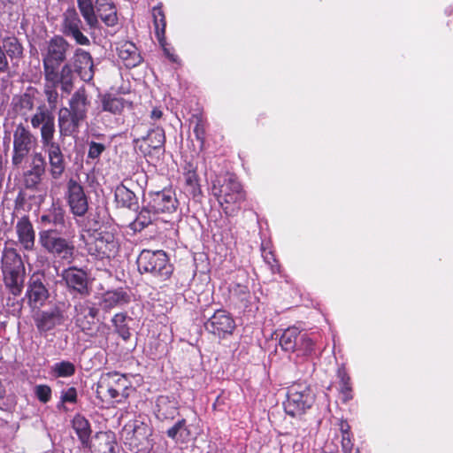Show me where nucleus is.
Returning <instances> with one entry per match:
<instances>
[{"mask_svg":"<svg viewBox=\"0 0 453 453\" xmlns=\"http://www.w3.org/2000/svg\"><path fill=\"white\" fill-rule=\"evenodd\" d=\"M50 372L54 377H71L75 373V365L70 361H61L55 363L50 367Z\"/></svg>","mask_w":453,"mask_h":453,"instance_id":"obj_40","label":"nucleus"},{"mask_svg":"<svg viewBox=\"0 0 453 453\" xmlns=\"http://www.w3.org/2000/svg\"><path fill=\"white\" fill-rule=\"evenodd\" d=\"M85 119L67 109L62 107L58 111V124L60 136H71L79 132L81 124Z\"/></svg>","mask_w":453,"mask_h":453,"instance_id":"obj_20","label":"nucleus"},{"mask_svg":"<svg viewBox=\"0 0 453 453\" xmlns=\"http://www.w3.org/2000/svg\"><path fill=\"white\" fill-rule=\"evenodd\" d=\"M166 434L177 443L187 442L191 437L190 430L187 426L185 419L177 421L166 431Z\"/></svg>","mask_w":453,"mask_h":453,"instance_id":"obj_31","label":"nucleus"},{"mask_svg":"<svg viewBox=\"0 0 453 453\" xmlns=\"http://www.w3.org/2000/svg\"><path fill=\"white\" fill-rule=\"evenodd\" d=\"M340 430L342 432V438L344 435H350L349 434V426L348 425V423L342 421L341 425H340Z\"/></svg>","mask_w":453,"mask_h":453,"instance_id":"obj_56","label":"nucleus"},{"mask_svg":"<svg viewBox=\"0 0 453 453\" xmlns=\"http://www.w3.org/2000/svg\"><path fill=\"white\" fill-rule=\"evenodd\" d=\"M119 59L127 68L137 66L142 62V57L136 46L131 42H124L117 48Z\"/></svg>","mask_w":453,"mask_h":453,"instance_id":"obj_26","label":"nucleus"},{"mask_svg":"<svg viewBox=\"0 0 453 453\" xmlns=\"http://www.w3.org/2000/svg\"><path fill=\"white\" fill-rule=\"evenodd\" d=\"M71 44L61 35H55L41 49L43 73L62 74L61 65L66 61Z\"/></svg>","mask_w":453,"mask_h":453,"instance_id":"obj_4","label":"nucleus"},{"mask_svg":"<svg viewBox=\"0 0 453 453\" xmlns=\"http://www.w3.org/2000/svg\"><path fill=\"white\" fill-rule=\"evenodd\" d=\"M35 322L39 332H48L64 322L63 311L58 306L38 311L35 315Z\"/></svg>","mask_w":453,"mask_h":453,"instance_id":"obj_19","label":"nucleus"},{"mask_svg":"<svg viewBox=\"0 0 453 453\" xmlns=\"http://www.w3.org/2000/svg\"><path fill=\"white\" fill-rule=\"evenodd\" d=\"M6 54L11 58H20L22 56L23 49L17 38L9 37L4 41L3 45Z\"/></svg>","mask_w":453,"mask_h":453,"instance_id":"obj_42","label":"nucleus"},{"mask_svg":"<svg viewBox=\"0 0 453 453\" xmlns=\"http://www.w3.org/2000/svg\"><path fill=\"white\" fill-rule=\"evenodd\" d=\"M204 327L210 334L219 338H226L233 334L235 322L226 311L218 310L204 323Z\"/></svg>","mask_w":453,"mask_h":453,"instance_id":"obj_15","label":"nucleus"},{"mask_svg":"<svg viewBox=\"0 0 453 453\" xmlns=\"http://www.w3.org/2000/svg\"><path fill=\"white\" fill-rule=\"evenodd\" d=\"M40 245L54 257L71 262L74 246L72 242L61 237L55 229H44L39 232Z\"/></svg>","mask_w":453,"mask_h":453,"instance_id":"obj_10","label":"nucleus"},{"mask_svg":"<svg viewBox=\"0 0 453 453\" xmlns=\"http://www.w3.org/2000/svg\"><path fill=\"white\" fill-rule=\"evenodd\" d=\"M211 194L217 198L227 218L237 215V204L245 199L240 182L235 175L229 173L215 176L211 180Z\"/></svg>","mask_w":453,"mask_h":453,"instance_id":"obj_2","label":"nucleus"},{"mask_svg":"<svg viewBox=\"0 0 453 453\" xmlns=\"http://www.w3.org/2000/svg\"><path fill=\"white\" fill-rule=\"evenodd\" d=\"M128 296L122 290L108 291L104 295L103 306L104 309H111L115 306L127 303Z\"/></svg>","mask_w":453,"mask_h":453,"instance_id":"obj_36","label":"nucleus"},{"mask_svg":"<svg viewBox=\"0 0 453 453\" xmlns=\"http://www.w3.org/2000/svg\"><path fill=\"white\" fill-rule=\"evenodd\" d=\"M46 172H24L22 175L23 184L26 188L38 191Z\"/></svg>","mask_w":453,"mask_h":453,"instance_id":"obj_39","label":"nucleus"},{"mask_svg":"<svg viewBox=\"0 0 453 453\" xmlns=\"http://www.w3.org/2000/svg\"><path fill=\"white\" fill-rule=\"evenodd\" d=\"M137 266L141 273H150L163 280L173 273L172 265L163 250H143L137 257Z\"/></svg>","mask_w":453,"mask_h":453,"instance_id":"obj_7","label":"nucleus"},{"mask_svg":"<svg viewBox=\"0 0 453 453\" xmlns=\"http://www.w3.org/2000/svg\"><path fill=\"white\" fill-rule=\"evenodd\" d=\"M61 404L65 403H75L77 402V390L75 388L71 387L67 389L62 390L60 393Z\"/></svg>","mask_w":453,"mask_h":453,"instance_id":"obj_51","label":"nucleus"},{"mask_svg":"<svg viewBox=\"0 0 453 453\" xmlns=\"http://www.w3.org/2000/svg\"><path fill=\"white\" fill-rule=\"evenodd\" d=\"M186 181L191 187H196L197 185L196 175L193 172H189L186 177Z\"/></svg>","mask_w":453,"mask_h":453,"instance_id":"obj_55","label":"nucleus"},{"mask_svg":"<svg viewBox=\"0 0 453 453\" xmlns=\"http://www.w3.org/2000/svg\"><path fill=\"white\" fill-rule=\"evenodd\" d=\"M75 310H76V312H77V319H76V321L77 323H80L81 321V319H80V316L83 315V317L85 319H90L92 320H94V319L96 318V316L97 315V309L92 307V306H89L88 304H79V305H76L75 306Z\"/></svg>","mask_w":453,"mask_h":453,"instance_id":"obj_47","label":"nucleus"},{"mask_svg":"<svg viewBox=\"0 0 453 453\" xmlns=\"http://www.w3.org/2000/svg\"><path fill=\"white\" fill-rule=\"evenodd\" d=\"M95 12L96 19L107 27L118 24L117 7L113 0H95Z\"/></svg>","mask_w":453,"mask_h":453,"instance_id":"obj_21","label":"nucleus"},{"mask_svg":"<svg viewBox=\"0 0 453 453\" xmlns=\"http://www.w3.org/2000/svg\"><path fill=\"white\" fill-rule=\"evenodd\" d=\"M105 150V146L103 143L91 142L88 144V157L91 159H97L101 154Z\"/></svg>","mask_w":453,"mask_h":453,"instance_id":"obj_50","label":"nucleus"},{"mask_svg":"<svg viewBox=\"0 0 453 453\" xmlns=\"http://www.w3.org/2000/svg\"><path fill=\"white\" fill-rule=\"evenodd\" d=\"M153 23L156 37L161 46L165 43V33L166 21L161 5H157L152 9Z\"/></svg>","mask_w":453,"mask_h":453,"instance_id":"obj_33","label":"nucleus"},{"mask_svg":"<svg viewBox=\"0 0 453 453\" xmlns=\"http://www.w3.org/2000/svg\"><path fill=\"white\" fill-rule=\"evenodd\" d=\"M61 277L70 290L74 291L81 296H86L88 294V275L83 270L76 267H70L62 272Z\"/></svg>","mask_w":453,"mask_h":453,"instance_id":"obj_18","label":"nucleus"},{"mask_svg":"<svg viewBox=\"0 0 453 453\" xmlns=\"http://www.w3.org/2000/svg\"><path fill=\"white\" fill-rule=\"evenodd\" d=\"M155 412L159 420L173 419L178 414V403L174 397L160 395L157 400Z\"/></svg>","mask_w":453,"mask_h":453,"instance_id":"obj_25","label":"nucleus"},{"mask_svg":"<svg viewBox=\"0 0 453 453\" xmlns=\"http://www.w3.org/2000/svg\"><path fill=\"white\" fill-rule=\"evenodd\" d=\"M68 64L71 65V68H74V71L84 81H89L93 79L94 64L92 57L88 51L77 48ZM72 70L73 71V69Z\"/></svg>","mask_w":453,"mask_h":453,"instance_id":"obj_17","label":"nucleus"},{"mask_svg":"<svg viewBox=\"0 0 453 453\" xmlns=\"http://www.w3.org/2000/svg\"><path fill=\"white\" fill-rule=\"evenodd\" d=\"M163 48L165 55L169 58L171 62L176 63L178 62V57L173 53L170 49L166 47V42L165 41L164 46H161Z\"/></svg>","mask_w":453,"mask_h":453,"instance_id":"obj_54","label":"nucleus"},{"mask_svg":"<svg viewBox=\"0 0 453 453\" xmlns=\"http://www.w3.org/2000/svg\"><path fill=\"white\" fill-rule=\"evenodd\" d=\"M163 115V112L160 109L158 108H155L151 111V113H150V118L152 119H159Z\"/></svg>","mask_w":453,"mask_h":453,"instance_id":"obj_57","label":"nucleus"},{"mask_svg":"<svg viewBox=\"0 0 453 453\" xmlns=\"http://www.w3.org/2000/svg\"><path fill=\"white\" fill-rule=\"evenodd\" d=\"M98 389L100 393L105 391L111 399L120 403L128 397L131 382L126 375L108 372L101 377Z\"/></svg>","mask_w":453,"mask_h":453,"instance_id":"obj_11","label":"nucleus"},{"mask_svg":"<svg viewBox=\"0 0 453 453\" xmlns=\"http://www.w3.org/2000/svg\"><path fill=\"white\" fill-rule=\"evenodd\" d=\"M126 101L121 97L105 95L102 98V106L104 111L112 114H120L125 108Z\"/></svg>","mask_w":453,"mask_h":453,"instance_id":"obj_37","label":"nucleus"},{"mask_svg":"<svg viewBox=\"0 0 453 453\" xmlns=\"http://www.w3.org/2000/svg\"><path fill=\"white\" fill-rule=\"evenodd\" d=\"M147 426L142 421L135 420L132 424H128L125 426L124 431L129 434L133 433V436L135 441H140L144 438L147 434Z\"/></svg>","mask_w":453,"mask_h":453,"instance_id":"obj_44","label":"nucleus"},{"mask_svg":"<svg viewBox=\"0 0 453 453\" xmlns=\"http://www.w3.org/2000/svg\"><path fill=\"white\" fill-rule=\"evenodd\" d=\"M314 343L312 340L305 334L299 335L298 344L296 351H299L300 354L307 356L313 351Z\"/></svg>","mask_w":453,"mask_h":453,"instance_id":"obj_46","label":"nucleus"},{"mask_svg":"<svg viewBox=\"0 0 453 453\" xmlns=\"http://www.w3.org/2000/svg\"><path fill=\"white\" fill-rule=\"evenodd\" d=\"M43 74L45 81L43 91L46 100L50 107L54 109L59 99L58 87L60 86L62 93L70 94L73 89L74 74L70 64H65L62 66V74H55L54 76H50L48 73Z\"/></svg>","mask_w":453,"mask_h":453,"instance_id":"obj_9","label":"nucleus"},{"mask_svg":"<svg viewBox=\"0 0 453 453\" xmlns=\"http://www.w3.org/2000/svg\"><path fill=\"white\" fill-rule=\"evenodd\" d=\"M12 164L20 167L37 147V137L23 123L17 124L12 134Z\"/></svg>","mask_w":453,"mask_h":453,"instance_id":"obj_6","label":"nucleus"},{"mask_svg":"<svg viewBox=\"0 0 453 453\" xmlns=\"http://www.w3.org/2000/svg\"><path fill=\"white\" fill-rule=\"evenodd\" d=\"M143 206L138 213L135 219L130 224V227L134 231H142L144 227L148 226L151 224L156 219L157 215L152 211L151 208H149V204L147 203H143Z\"/></svg>","mask_w":453,"mask_h":453,"instance_id":"obj_28","label":"nucleus"},{"mask_svg":"<svg viewBox=\"0 0 453 453\" xmlns=\"http://www.w3.org/2000/svg\"><path fill=\"white\" fill-rule=\"evenodd\" d=\"M233 293L240 299L241 302L244 303L245 305L250 302L251 295L246 285L236 284L233 289Z\"/></svg>","mask_w":453,"mask_h":453,"instance_id":"obj_49","label":"nucleus"},{"mask_svg":"<svg viewBox=\"0 0 453 453\" xmlns=\"http://www.w3.org/2000/svg\"><path fill=\"white\" fill-rule=\"evenodd\" d=\"M136 142H140L137 139ZM140 150L144 154H150L151 150L162 149L165 142V135L163 128L157 127L149 131L148 134L141 139Z\"/></svg>","mask_w":453,"mask_h":453,"instance_id":"obj_22","label":"nucleus"},{"mask_svg":"<svg viewBox=\"0 0 453 453\" xmlns=\"http://www.w3.org/2000/svg\"><path fill=\"white\" fill-rule=\"evenodd\" d=\"M34 392L37 399L42 403H48L51 398V388L48 385H36Z\"/></svg>","mask_w":453,"mask_h":453,"instance_id":"obj_48","label":"nucleus"},{"mask_svg":"<svg viewBox=\"0 0 453 453\" xmlns=\"http://www.w3.org/2000/svg\"><path fill=\"white\" fill-rule=\"evenodd\" d=\"M40 222L44 227L50 225L56 227L64 226L65 211L59 206H54L47 213L41 216Z\"/></svg>","mask_w":453,"mask_h":453,"instance_id":"obj_34","label":"nucleus"},{"mask_svg":"<svg viewBox=\"0 0 453 453\" xmlns=\"http://www.w3.org/2000/svg\"><path fill=\"white\" fill-rule=\"evenodd\" d=\"M86 250L97 259L114 257L119 250V242L112 229H100L83 236Z\"/></svg>","mask_w":453,"mask_h":453,"instance_id":"obj_5","label":"nucleus"},{"mask_svg":"<svg viewBox=\"0 0 453 453\" xmlns=\"http://www.w3.org/2000/svg\"><path fill=\"white\" fill-rule=\"evenodd\" d=\"M33 128H40L41 143L47 156L50 174L58 180L65 171L66 164L60 144L54 139L56 133L55 117L45 106L37 108L30 119Z\"/></svg>","mask_w":453,"mask_h":453,"instance_id":"obj_1","label":"nucleus"},{"mask_svg":"<svg viewBox=\"0 0 453 453\" xmlns=\"http://www.w3.org/2000/svg\"><path fill=\"white\" fill-rule=\"evenodd\" d=\"M82 21L74 8H68L63 14L61 24L62 33L73 38L77 44L89 45V39L81 32Z\"/></svg>","mask_w":453,"mask_h":453,"instance_id":"obj_14","label":"nucleus"},{"mask_svg":"<svg viewBox=\"0 0 453 453\" xmlns=\"http://www.w3.org/2000/svg\"><path fill=\"white\" fill-rule=\"evenodd\" d=\"M300 331L297 327H288L283 331L280 337V346L284 351L294 352L296 351L298 344V337Z\"/></svg>","mask_w":453,"mask_h":453,"instance_id":"obj_30","label":"nucleus"},{"mask_svg":"<svg viewBox=\"0 0 453 453\" xmlns=\"http://www.w3.org/2000/svg\"><path fill=\"white\" fill-rule=\"evenodd\" d=\"M89 107L90 100L88 92L84 87H81L72 95L67 109L74 115H79L86 119Z\"/></svg>","mask_w":453,"mask_h":453,"instance_id":"obj_23","label":"nucleus"},{"mask_svg":"<svg viewBox=\"0 0 453 453\" xmlns=\"http://www.w3.org/2000/svg\"><path fill=\"white\" fill-rule=\"evenodd\" d=\"M79 11L84 19L87 26L90 29L98 28L100 23L96 19L95 12V1L93 0H77Z\"/></svg>","mask_w":453,"mask_h":453,"instance_id":"obj_27","label":"nucleus"},{"mask_svg":"<svg viewBox=\"0 0 453 453\" xmlns=\"http://www.w3.org/2000/svg\"><path fill=\"white\" fill-rule=\"evenodd\" d=\"M287 399L284 410L288 415L296 417L310 409L315 401V396L310 387L304 382L294 383L287 388Z\"/></svg>","mask_w":453,"mask_h":453,"instance_id":"obj_8","label":"nucleus"},{"mask_svg":"<svg viewBox=\"0 0 453 453\" xmlns=\"http://www.w3.org/2000/svg\"><path fill=\"white\" fill-rule=\"evenodd\" d=\"M71 212L76 217H83L88 210V198L83 186L74 179L66 183L65 193Z\"/></svg>","mask_w":453,"mask_h":453,"instance_id":"obj_12","label":"nucleus"},{"mask_svg":"<svg viewBox=\"0 0 453 453\" xmlns=\"http://www.w3.org/2000/svg\"><path fill=\"white\" fill-rule=\"evenodd\" d=\"M194 133L196 139L200 142V147L202 149L205 139V127L203 119L200 118L196 119V122L194 127Z\"/></svg>","mask_w":453,"mask_h":453,"instance_id":"obj_52","label":"nucleus"},{"mask_svg":"<svg viewBox=\"0 0 453 453\" xmlns=\"http://www.w3.org/2000/svg\"><path fill=\"white\" fill-rule=\"evenodd\" d=\"M353 449V443L350 439V435H344L342 438V450L343 453H351Z\"/></svg>","mask_w":453,"mask_h":453,"instance_id":"obj_53","label":"nucleus"},{"mask_svg":"<svg viewBox=\"0 0 453 453\" xmlns=\"http://www.w3.org/2000/svg\"><path fill=\"white\" fill-rule=\"evenodd\" d=\"M26 297L27 303L32 308H40L50 297V292L44 284V273L42 271L35 272L28 280Z\"/></svg>","mask_w":453,"mask_h":453,"instance_id":"obj_13","label":"nucleus"},{"mask_svg":"<svg viewBox=\"0 0 453 453\" xmlns=\"http://www.w3.org/2000/svg\"><path fill=\"white\" fill-rule=\"evenodd\" d=\"M16 233L21 246L26 250H32L35 246V234L27 217H22L16 224Z\"/></svg>","mask_w":453,"mask_h":453,"instance_id":"obj_24","label":"nucleus"},{"mask_svg":"<svg viewBox=\"0 0 453 453\" xmlns=\"http://www.w3.org/2000/svg\"><path fill=\"white\" fill-rule=\"evenodd\" d=\"M72 426L81 443L85 444L91 434V428L88 419L81 414H76L73 418Z\"/></svg>","mask_w":453,"mask_h":453,"instance_id":"obj_35","label":"nucleus"},{"mask_svg":"<svg viewBox=\"0 0 453 453\" xmlns=\"http://www.w3.org/2000/svg\"><path fill=\"white\" fill-rule=\"evenodd\" d=\"M115 196L119 202L122 203L123 206L128 208L132 207L136 203V197L134 193H133L125 187L119 188L116 190Z\"/></svg>","mask_w":453,"mask_h":453,"instance_id":"obj_43","label":"nucleus"},{"mask_svg":"<svg viewBox=\"0 0 453 453\" xmlns=\"http://www.w3.org/2000/svg\"><path fill=\"white\" fill-rule=\"evenodd\" d=\"M12 105L14 111L23 117L26 120L28 119V115L34 109V99L28 94H23L13 97Z\"/></svg>","mask_w":453,"mask_h":453,"instance_id":"obj_32","label":"nucleus"},{"mask_svg":"<svg viewBox=\"0 0 453 453\" xmlns=\"http://www.w3.org/2000/svg\"><path fill=\"white\" fill-rule=\"evenodd\" d=\"M96 453H117V443L112 433H100L95 445Z\"/></svg>","mask_w":453,"mask_h":453,"instance_id":"obj_29","label":"nucleus"},{"mask_svg":"<svg viewBox=\"0 0 453 453\" xmlns=\"http://www.w3.org/2000/svg\"><path fill=\"white\" fill-rule=\"evenodd\" d=\"M355 453H360L358 449H356V452Z\"/></svg>","mask_w":453,"mask_h":453,"instance_id":"obj_59","label":"nucleus"},{"mask_svg":"<svg viewBox=\"0 0 453 453\" xmlns=\"http://www.w3.org/2000/svg\"><path fill=\"white\" fill-rule=\"evenodd\" d=\"M143 203H147L149 208H151L157 216L161 213H173L178 206V200L175 196L171 191L166 190L150 193L143 199Z\"/></svg>","mask_w":453,"mask_h":453,"instance_id":"obj_16","label":"nucleus"},{"mask_svg":"<svg viewBox=\"0 0 453 453\" xmlns=\"http://www.w3.org/2000/svg\"><path fill=\"white\" fill-rule=\"evenodd\" d=\"M126 319L127 316L123 313L116 314L111 319L117 332L124 340L128 339L130 336L129 329L126 325Z\"/></svg>","mask_w":453,"mask_h":453,"instance_id":"obj_45","label":"nucleus"},{"mask_svg":"<svg viewBox=\"0 0 453 453\" xmlns=\"http://www.w3.org/2000/svg\"><path fill=\"white\" fill-rule=\"evenodd\" d=\"M265 259L267 264H269L273 270H274V265L273 263L276 262L275 258L273 257V255L269 252L268 254L265 255Z\"/></svg>","mask_w":453,"mask_h":453,"instance_id":"obj_58","label":"nucleus"},{"mask_svg":"<svg viewBox=\"0 0 453 453\" xmlns=\"http://www.w3.org/2000/svg\"><path fill=\"white\" fill-rule=\"evenodd\" d=\"M26 160H27V167L24 172H46L47 163L42 152L34 151Z\"/></svg>","mask_w":453,"mask_h":453,"instance_id":"obj_38","label":"nucleus"},{"mask_svg":"<svg viewBox=\"0 0 453 453\" xmlns=\"http://www.w3.org/2000/svg\"><path fill=\"white\" fill-rule=\"evenodd\" d=\"M3 280L6 289L14 296L21 295L26 268L21 257L13 248L4 247L1 256Z\"/></svg>","mask_w":453,"mask_h":453,"instance_id":"obj_3","label":"nucleus"},{"mask_svg":"<svg viewBox=\"0 0 453 453\" xmlns=\"http://www.w3.org/2000/svg\"><path fill=\"white\" fill-rule=\"evenodd\" d=\"M337 376L340 379L341 392L343 395V400L349 401L352 398L350 378L343 366L337 371Z\"/></svg>","mask_w":453,"mask_h":453,"instance_id":"obj_41","label":"nucleus"}]
</instances>
